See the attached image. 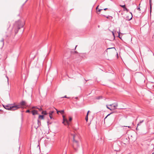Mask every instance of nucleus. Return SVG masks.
Wrapping results in <instances>:
<instances>
[{
	"mask_svg": "<svg viewBox=\"0 0 154 154\" xmlns=\"http://www.w3.org/2000/svg\"><path fill=\"white\" fill-rule=\"evenodd\" d=\"M152 154H154V152L152 153Z\"/></svg>",
	"mask_w": 154,
	"mask_h": 154,
	"instance_id": "obj_41",
	"label": "nucleus"
},
{
	"mask_svg": "<svg viewBox=\"0 0 154 154\" xmlns=\"http://www.w3.org/2000/svg\"><path fill=\"white\" fill-rule=\"evenodd\" d=\"M110 114H111V113H110V114H109L108 115H107V116H106V117L105 118V119L108 116H109V115Z\"/></svg>",
	"mask_w": 154,
	"mask_h": 154,
	"instance_id": "obj_34",
	"label": "nucleus"
},
{
	"mask_svg": "<svg viewBox=\"0 0 154 154\" xmlns=\"http://www.w3.org/2000/svg\"><path fill=\"white\" fill-rule=\"evenodd\" d=\"M123 127H126V128H131V127L130 126H123Z\"/></svg>",
	"mask_w": 154,
	"mask_h": 154,
	"instance_id": "obj_20",
	"label": "nucleus"
},
{
	"mask_svg": "<svg viewBox=\"0 0 154 154\" xmlns=\"http://www.w3.org/2000/svg\"><path fill=\"white\" fill-rule=\"evenodd\" d=\"M118 33H119V34H120V31H119V32H118ZM119 38H120L119 36Z\"/></svg>",
	"mask_w": 154,
	"mask_h": 154,
	"instance_id": "obj_36",
	"label": "nucleus"
},
{
	"mask_svg": "<svg viewBox=\"0 0 154 154\" xmlns=\"http://www.w3.org/2000/svg\"><path fill=\"white\" fill-rule=\"evenodd\" d=\"M26 112H30V111L29 110H27L26 111Z\"/></svg>",
	"mask_w": 154,
	"mask_h": 154,
	"instance_id": "obj_28",
	"label": "nucleus"
},
{
	"mask_svg": "<svg viewBox=\"0 0 154 154\" xmlns=\"http://www.w3.org/2000/svg\"><path fill=\"white\" fill-rule=\"evenodd\" d=\"M102 98V97L101 96H99L96 97V99L97 100L101 99Z\"/></svg>",
	"mask_w": 154,
	"mask_h": 154,
	"instance_id": "obj_9",
	"label": "nucleus"
},
{
	"mask_svg": "<svg viewBox=\"0 0 154 154\" xmlns=\"http://www.w3.org/2000/svg\"><path fill=\"white\" fill-rule=\"evenodd\" d=\"M4 108L8 110H14L18 109L20 107V105L16 104H8L3 106Z\"/></svg>",
	"mask_w": 154,
	"mask_h": 154,
	"instance_id": "obj_1",
	"label": "nucleus"
},
{
	"mask_svg": "<svg viewBox=\"0 0 154 154\" xmlns=\"http://www.w3.org/2000/svg\"><path fill=\"white\" fill-rule=\"evenodd\" d=\"M48 153V152L46 153H43L42 154H47Z\"/></svg>",
	"mask_w": 154,
	"mask_h": 154,
	"instance_id": "obj_38",
	"label": "nucleus"
},
{
	"mask_svg": "<svg viewBox=\"0 0 154 154\" xmlns=\"http://www.w3.org/2000/svg\"><path fill=\"white\" fill-rule=\"evenodd\" d=\"M32 108H36L39 109L40 111L42 110V109L41 107H38L37 106H33L32 107Z\"/></svg>",
	"mask_w": 154,
	"mask_h": 154,
	"instance_id": "obj_7",
	"label": "nucleus"
},
{
	"mask_svg": "<svg viewBox=\"0 0 154 154\" xmlns=\"http://www.w3.org/2000/svg\"><path fill=\"white\" fill-rule=\"evenodd\" d=\"M143 122V120H142V121H140L139 123L138 124V125H137L138 126V125H140V124H141Z\"/></svg>",
	"mask_w": 154,
	"mask_h": 154,
	"instance_id": "obj_17",
	"label": "nucleus"
},
{
	"mask_svg": "<svg viewBox=\"0 0 154 154\" xmlns=\"http://www.w3.org/2000/svg\"><path fill=\"white\" fill-rule=\"evenodd\" d=\"M109 106L111 107L112 110L115 109L118 106L117 103H113L109 105Z\"/></svg>",
	"mask_w": 154,
	"mask_h": 154,
	"instance_id": "obj_4",
	"label": "nucleus"
},
{
	"mask_svg": "<svg viewBox=\"0 0 154 154\" xmlns=\"http://www.w3.org/2000/svg\"><path fill=\"white\" fill-rule=\"evenodd\" d=\"M38 125H41V122L39 120H38Z\"/></svg>",
	"mask_w": 154,
	"mask_h": 154,
	"instance_id": "obj_18",
	"label": "nucleus"
},
{
	"mask_svg": "<svg viewBox=\"0 0 154 154\" xmlns=\"http://www.w3.org/2000/svg\"><path fill=\"white\" fill-rule=\"evenodd\" d=\"M38 119H44V116L43 115H39L38 116Z\"/></svg>",
	"mask_w": 154,
	"mask_h": 154,
	"instance_id": "obj_8",
	"label": "nucleus"
},
{
	"mask_svg": "<svg viewBox=\"0 0 154 154\" xmlns=\"http://www.w3.org/2000/svg\"><path fill=\"white\" fill-rule=\"evenodd\" d=\"M31 112L33 115L38 114V111L35 110H33Z\"/></svg>",
	"mask_w": 154,
	"mask_h": 154,
	"instance_id": "obj_6",
	"label": "nucleus"
},
{
	"mask_svg": "<svg viewBox=\"0 0 154 154\" xmlns=\"http://www.w3.org/2000/svg\"><path fill=\"white\" fill-rule=\"evenodd\" d=\"M1 42L2 43L3 46L4 45V39H2L1 40Z\"/></svg>",
	"mask_w": 154,
	"mask_h": 154,
	"instance_id": "obj_13",
	"label": "nucleus"
},
{
	"mask_svg": "<svg viewBox=\"0 0 154 154\" xmlns=\"http://www.w3.org/2000/svg\"><path fill=\"white\" fill-rule=\"evenodd\" d=\"M37 148H38L39 149H40V147H39V145H38L37 146Z\"/></svg>",
	"mask_w": 154,
	"mask_h": 154,
	"instance_id": "obj_29",
	"label": "nucleus"
},
{
	"mask_svg": "<svg viewBox=\"0 0 154 154\" xmlns=\"http://www.w3.org/2000/svg\"><path fill=\"white\" fill-rule=\"evenodd\" d=\"M90 111H88V112L87 113V114H88H88L89 113V112Z\"/></svg>",
	"mask_w": 154,
	"mask_h": 154,
	"instance_id": "obj_37",
	"label": "nucleus"
},
{
	"mask_svg": "<svg viewBox=\"0 0 154 154\" xmlns=\"http://www.w3.org/2000/svg\"><path fill=\"white\" fill-rule=\"evenodd\" d=\"M69 98V97H66V95H65V96L64 97H61V98Z\"/></svg>",
	"mask_w": 154,
	"mask_h": 154,
	"instance_id": "obj_27",
	"label": "nucleus"
},
{
	"mask_svg": "<svg viewBox=\"0 0 154 154\" xmlns=\"http://www.w3.org/2000/svg\"><path fill=\"white\" fill-rule=\"evenodd\" d=\"M120 6H121V7H122V8H123L124 9L125 7V5H120Z\"/></svg>",
	"mask_w": 154,
	"mask_h": 154,
	"instance_id": "obj_21",
	"label": "nucleus"
},
{
	"mask_svg": "<svg viewBox=\"0 0 154 154\" xmlns=\"http://www.w3.org/2000/svg\"><path fill=\"white\" fill-rule=\"evenodd\" d=\"M131 18H128V20H131V19L132 18V14H131Z\"/></svg>",
	"mask_w": 154,
	"mask_h": 154,
	"instance_id": "obj_22",
	"label": "nucleus"
},
{
	"mask_svg": "<svg viewBox=\"0 0 154 154\" xmlns=\"http://www.w3.org/2000/svg\"><path fill=\"white\" fill-rule=\"evenodd\" d=\"M55 109H56V110L57 111V114H58L59 112H60V111H58L57 109L55 108Z\"/></svg>",
	"mask_w": 154,
	"mask_h": 154,
	"instance_id": "obj_24",
	"label": "nucleus"
},
{
	"mask_svg": "<svg viewBox=\"0 0 154 154\" xmlns=\"http://www.w3.org/2000/svg\"><path fill=\"white\" fill-rule=\"evenodd\" d=\"M64 110H62L60 111V112L61 114H63L64 113Z\"/></svg>",
	"mask_w": 154,
	"mask_h": 154,
	"instance_id": "obj_15",
	"label": "nucleus"
},
{
	"mask_svg": "<svg viewBox=\"0 0 154 154\" xmlns=\"http://www.w3.org/2000/svg\"><path fill=\"white\" fill-rule=\"evenodd\" d=\"M77 45H76V46H75V48H76V47H77Z\"/></svg>",
	"mask_w": 154,
	"mask_h": 154,
	"instance_id": "obj_40",
	"label": "nucleus"
},
{
	"mask_svg": "<svg viewBox=\"0 0 154 154\" xmlns=\"http://www.w3.org/2000/svg\"><path fill=\"white\" fill-rule=\"evenodd\" d=\"M111 32L112 34V35H113L114 38H115V36L114 33V32L113 31H112Z\"/></svg>",
	"mask_w": 154,
	"mask_h": 154,
	"instance_id": "obj_26",
	"label": "nucleus"
},
{
	"mask_svg": "<svg viewBox=\"0 0 154 154\" xmlns=\"http://www.w3.org/2000/svg\"><path fill=\"white\" fill-rule=\"evenodd\" d=\"M78 135H73V141L74 144L73 146V147L74 149L76 150V149L75 147V146H78V141L76 139L77 137H78Z\"/></svg>",
	"mask_w": 154,
	"mask_h": 154,
	"instance_id": "obj_2",
	"label": "nucleus"
},
{
	"mask_svg": "<svg viewBox=\"0 0 154 154\" xmlns=\"http://www.w3.org/2000/svg\"><path fill=\"white\" fill-rule=\"evenodd\" d=\"M72 120V118L71 117H69V121H71Z\"/></svg>",
	"mask_w": 154,
	"mask_h": 154,
	"instance_id": "obj_23",
	"label": "nucleus"
},
{
	"mask_svg": "<svg viewBox=\"0 0 154 154\" xmlns=\"http://www.w3.org/2000/svg\"><path fill=\"white\" fill-rule=\"evenodd\" d=\"M130 137H128V138L129 139L132 137V135H130Z\"/></svg>",
	"mask_w": 154,
	"mask_h": 154,
	"instance_id": "obj_30",
	"label": "nucleus"
},
{
	"mask_svg": "<svg viewBox=\"0 0 154 154\" xmlns=\"http://www.w3.org/2000/svg\"><path fill=\"white\" fill-rule=\"evenodd\" d=\"M124 11H126L127 12H128V10L127 9V8H126V7H125L124 9Z\"/></svg>",
	"mask_w": 154,
	"mask_h": 154,
	"instance_id": "obj_19",
	"label": "nucleus"
},
{
	"mask_svg": "<svg viewBox=\"0 0 154 154\" xmlns=\"http://www.w3.org/2000/svg\"><path fill=\"white\" fill-rule=\"evenodd\" d=\"M97 8H96V9H97Z\"/></svg>",
	"mask_w": 154,
	"mask_h": 154,
	"instance_id": "obj_42",
	"label": "nucleus"
},
{
	"mask_svg": "<svg viewBox=\"0 0 154 154\" xmlns=\"http://www.w3.org/2000/svg\"><path fill=\"white\" fill-rule=\"evenodd\" d=\"M112 48H107V50L110 49H112Z\"/></svg>",
	"mask_w": 154,
	"mask_h": 154,
	"instance_id": "obj_32",
	"label": "nucleus"
},
{
	"mask_svg": "<svg viewBox=\"0 0 154 154\" xmlns=\"http://www.w3.org/2000/svg\"><path fill=\"white\" fill-rule=\"evenodd\" d=\"M149 4L150 5V11H151V0H149Z\"/></svg>",
	"mask_w": 154,
	"mask_h": 154,
	"instance_id": "obj_14",
	"label": "nucleus"
},
{
	"mask_svg": "<svg viewBox=\"0 0 154 154\" xmlns=\"http://www.w3.org/2000/svg\"><path fill=\"white\" fill-rule=\"evenodd\" d=\"M137 9L139 10V11H140V8H137Z\"/></svg>",
	"mask_w": 154,
	"mask_h": 154,
	"instance_id": "obj_33",
	"label": "nucleus"
},
{
	"mask_svg": "<svg viewBox=\"0 0 154 154\" xmlns=\"http://www.w3.org/2000/svg\"><path fill=\"white\" fill-rule=\"evenodd\" d=\"M42 114H44L45 115H46L47 114L46 111H43L42 113Z\"/></svg>",
	"mask_w": 154,
	"mask_h": 154,
	"instance_id": "obj_10",
	"label": "nucleus"
},
{
	"mask_svg": "<svg viewBox=\"0 0 154 154\" xmlns=\"http://www.w3.org/2000/svg\"><path fill=\"white\" fill-rule=\"evenodd\" d=\"M107 9V8H105V9H104V10H106V9Z\"/></svg>",
	"mask_w": 154,
	"mask_h": 154,
	"instance_id": "obj_39",
	"label": "nucleus"
},
{
	"mask_svg": "<svg viewBox=\"0 0 154 154\" xmlns=\"http://www.w3.org/2000/svg\"><path fill=\"white\" fill-rule=\"evenodd\" d=\"M109 105H106V107L107 109H110V110H112V109H111V107H109Z\"/></svg>",
	"mask_w": 154,
	"mask_h": 154,
	"instance_id": "obj_12",
	"label": "nucleus"
},
{
	"mask_svg": "<svg viewBox=\"0 0 154 154\" xmlns=\"http://www.w3.org/2000/svg\"><path fill=\"white\" fill-rule=\"evenodd\" d=\"M6 77L7 79L8 84V78L7 76H6Z\"/></svg>",
	"mask_w": 154,
	"mask_h": 154,
	"instance_id": "obj_31",
	"label": "nucleus"
},
{
	"mask_svg": "<svg viewBox=\"0 0 154 154\" xmlns=\"http://www.w3.org/2000/svg\"><path fill=\"white\" fill-rule=\"evenodd\" d=\"M26 102L24 101H22V102H21L20 104H17V105H20V108L22 107V106H24L26 105Z\"/></svg>",
	"mask_w": 154,
	"mask_h": 154,
	"instance_id": "obj_5",
	"label": "nucleus"
},
{
	"mask_svg": "<svg viewBox=\"0 0 154 154\" xmlns=\"http://www.w3.org/2000/svg\"><path fill=\"white\" fill-rule=\"evenodd\" d=\"M101 10H102V9H99L97 11H98L100 12V11H101Z\"/></svg>",
	"mask_w": 154,
	"mask_h": 154,
	"instance_id": "obj_35",
	"label": "nucleus"
},
{
	"mask_svg": "<svg viewBox=\"0 0 154 154\" xmlns=\"http://www.w3.org/2000/svg\"><path fill=\"white\" fill-rule=\"evenodd\" d=\"M85 120H86V122H87L88 121V114H87V115H86V117H85Z\"/></svg>",
	"mask_w": 154,
	"mask_h": 154,
	"instance_id": "obj_16",
	"label": "nucleus"
},
{
	"mask_svg": "<svg viewBox=\"0 0 154 154\" xmlns=\"http://www.w3.org/2000/svg\"><path fill=\"white\" fill-rule=\"evenodd\" d=\"M63 123L65 125H69V123L67 119L65 118V116L63 115Z\"/></svg>",
	"mask_w": 154,
	"mask_h": 154,
	"instance_id": "obj_3",
	"label": "nucleus"
},
{
	"mask_svg": "<svg viewBox=\"0 0 154 154\" xmlns=\"http://www.w3.org/2000/svg\"><path fill=\"white\" fill-rule=\"evenodd\" d=\"M49 117L51 119H53L52 117V115H49Z\"/></svg>",
	"mask_w": 154,
	"mask_h": 154,
	"instance_id": "obj_25",
	"label": "nucleus"
},
{
	"mask_svg": "<svg viewBox=\"0 0 154 154\" xmlns=\"http://www.w3.org/2000/svg\"><path fill=\"white\" fill-rule=\"evenodd\" d=\"M54 112L53 111H50L49 113V115H52Z\"/></svg>",
	"mask_w": 154,
	"mask_h": 154,
	"instance_id": "obj_11",
	"label": "nucleus"
}]
</instances>
